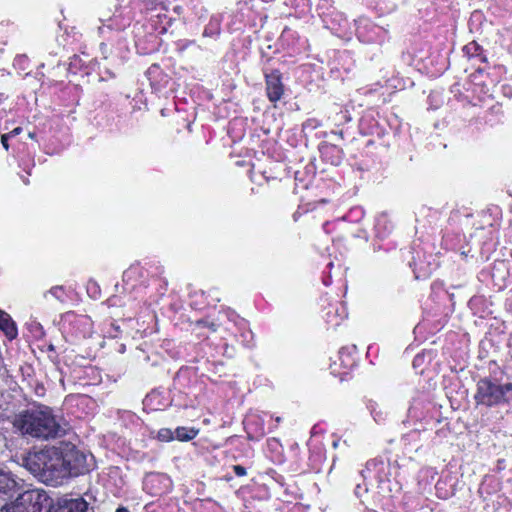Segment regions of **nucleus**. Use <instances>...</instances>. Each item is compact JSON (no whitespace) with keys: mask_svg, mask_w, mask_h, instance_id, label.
<instances>
[{"mask_svg":"<svg viewBox=\"0 0 512 512\" xmlns=\"http://www.w3.org/2000/svg\"><path fill=\"white\" fill-rule=\"evenodd\" d=\"M233 470L235 474L239 477L245 476L247 474L245 467L241 465H234Z\"/></svg>","mask_w":512,"mask_h":512,"instance_id":"4468645a","label":"nucleus"},{"mask_svg":"<svg viewBox=\"0 0 512 512\" xmlns=\"http://www.w3.org/2000/svg\"><path fill=\"white\" fill-rule=\"evenodd\" d=\"M174 433L178 440L189 441L196 437L198 430H195L194 428L178 427Z\"/></svg>","mask_w":512,"mask_h":512,"instance_id":"9b49d317","label":"nucleus"},{"mask_svg":"<svg viewBox=\"0 0 512 512\" xmlns=\"http://www.w3.org/2000/svg\"><path fill=\"white\" fill-rule=\"evenodd\" d=\"M8 135L4 134L1 136V142H2V145L4 146V148L7 150L8 149Z\"/></svg>","mask_w":512,"mask_h":512,"instance_id":"2eb2a0df","label":"nucleus"},{"mask_svg":"<svg viewBox=\"0 0 512 512\" xmlns=\"http://www.w3.org/2000/svg\"><path fill=\"white\" fill-rule=\"evenodd\" d=\"M60 458L63 460V466L66 470L65 478L84 474L89 471L87 456L74 446L68 448L65 453L60 452Z\"/></svg>","mask_w":512,"mask_h":512,"instance_id":"39448f33","label":"nucleus"},{"mask_svg":"<svg viewBox=\"0 0 512 512\" xmlns=\"http://www.w3.org/2000/svg\"><path fill=\"white\" fill-rule=\"evenodd\" d=\"M87 503L82 498L65 499L58 503L53 512H86Z\"/></svg>","mask_w":512,"mask_h":512,"instance_id":"6e6552de","label":"nucleus"},{"mask_svg":"<svg viewBox=\"0 0 512 512\" xmlns=\"http://www.w3.org/2000/svg\"><path fill=\"white\" fill-rule=\"evenodd\" d=\"M22 465L46 484L58 485L65 478L63 460L60 452L54 448L29 453L23 458Z\"/></svg>","mask_w":512,"mask_h":512,"instance_id":"f03ea898","label":"nucleus"},{"mask_svg":"<svg viewBox=\"0 0 512 512\" xmlns=\"http://www.w3.org/2000/svg\"><path fill=\"white\" fill-rule=\"evenodd\" d=\"M20 130H21L20 128H15V129L13 130V132H12V133H14V134H19V133H20Z\"/></svg>","mask_w":512,"mask_h":512,"instance_id":"f3484780","label":"nucleus"},{"mask_svg":"<svg viewBox=\"0 0 512 512\" xmlns=\"http://www.w3.org/2000/svg\"><path fill=\"white\" fill-rule=\"evenodd\" d=\"M158 436L163 441H169L174 438L173 432L170 429H161Z\"/></svg>","mask_w":512,"mask_h":512,"instance_id":"f8f14e48","label":"nucleus"},{"mask_svg":"<svg viewBox=\"0 0 512 512\" xmlns=\"http://www.w3.org/2000/svg\"><path fill=\"white\" fill-rule=\"evenodd\" d=\"M266 92L271 102H277L284 93L281 76L278 71H272L266 75Z\"/></svg>","mask_w":512,"mask_h":512,"instance_id":"423d86ee","label":"nucleus"},{"mask_svg":"<svg viewBox=\"0 0 512 512\" xmlns=\"http://www.w3.org/2000/svg\"><path fill=\"white\" fill-rule=\"evenodd\" d=\"M0 329L5 333L9 339H14L17 336V328L12 318L8 313L0 310Z\"/></svg>","mask_w":512,"mask_h":512,"instance_id":"9d476101","label":"nucleus"},{"mask_svg":"<svg viewBox=\"0 0 512 512\" xmlns=\"http://www.w3.org/2000/svg\"><path fill=\"white\" fill-rule=\"evenodd\" d=\"M13 425L22 435L44 440L61 437L66 432L65 425L46 406L19 413Z\"/></svg>","mask_w":512,"mask_h":512,"instance_id":"f257e3e1","label":"nucleus"},{"mask_svg":"<svg viewBox=\"0 0 512 512\" xmlns=\"http://www.w3.org/2000/svg\"><path fill=\"white\" fill-rule=\"evenodd\" d=\"M48 294L52 295L53 297L57 298V299H62V294H63V289L61 286H55V287H52L49 291H48Z\"/></svg>","mask_w":512,"mask_h":512,"instance_id":"ddd939ff","label":"nucleus"},{"mask_svg":"<svg viewBox=\"0 0 512 512\" xmlns=\"http://www.w3.org/2000/svg\"><path fill=\"white\" fill-rule=\"evenodd\" d=\"M475 401L488 407L507 404L512 401V383L498 384L484 378L477 383Z\"/></svg>","mask_w":512,"mask_h":512,"instance_id":"7ed1b4c3","label":"nucleus"},{"mask_svg":"<svg viewBox=\"0 0 512 512\" xmlns=\"http://www.w3.org/2000/svg\"><path fill=\"white\" fill-rule=\"evenodd\" d=\"M386 468L387 464L382 459L374 458L366 463L365 469L362 471V475L363 477H366V473L373 472L375 474V478L382 481L385 477Z\"/></svg>","mask_w":512,"mask_h":512,"instance_id":"1a4fd4ad","label":"nucleus"},{"mask_svg":"<svg viewBox=\"0 0 512 512\" xmlns=\"http://www.w3.org/2000/svg\"><path fill=\"white\" fill-rule=\"evenodd\" d=\"M34 136H35V134H34V133H29V137H30V138H32V139H33V138H34Z\"/></svg>","mask_w":512,"mask_h":512,"instance_id":"a211bd4d","label":"nucleus"},{"mask_svg":"<svg viewBox=\"0 0 512 512\" xmlns=\"http://www.w3.org/2000/svg\"><path fill=\"white\" fill-rule=\"evenodd\" d=\"M213 331H216V328L214 327V324L211 325Z\"/></svg>","mask_w":512,"mask_h":512,"instance_id":"aec40b11","label":"nucleus"},{"mask_svg":"<svg viewBox=\"0 0 512 512\" xmlns=\"http://www.w3.org/2000/svg\"><path fill=\"white\" fill-rule=\"evenodd\" d=\"M48 497L39 489L27 490L21 493L14 501L1 506L0 512H42Z\"/></svg>","mask_w":512,"mask_h":512,"instance_id":"20e7f679","label":"nucleus"},{"mask_svg":"<svg viewBox=\"0 0 512 512\" xmlns=\"http://www.w3.org/2000/svg\"><path fill=\"white\" fill-rule=\"evenodd\" d=\"M17 482L10 472L0 469V500L6 501L17 488Z\"/></svg>","mask_w":512,"mask_h":512,"instance_id":"0eeeda50","label":"nucleus"},{"mask_svg":"<svg viewBox=\"0 0 512 512\" xmlns=\"http://www.w3.org/2000/svg\"><path fill=\"white\" fill-rule=\"evenodd\" d=\"M116 512H129V510L127 508L120 507L116 510Z\"/></svg>","mask_w":512,"mask_h":512,"instance_id":"dca6fc26","label":"nucleus"},{"mask_svg":"<svg viewBox=\"0 0 512 512\" xmlns=\"http://www.w3.org/2000/svg\"><path fill=\"white\" fill-rule=\"evenodd\" d=\"M2 100H3V95L0 94V103L2 102Z\"/></svg>","mask_w":512,"mask_h":512,"instance_id":"6ab92c4d","label":"nucleus"}]
</instances>
